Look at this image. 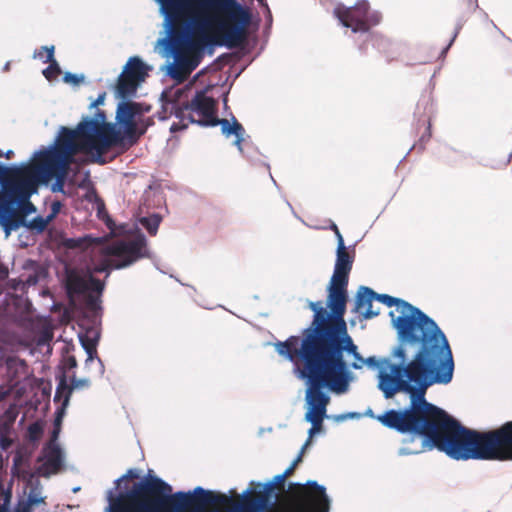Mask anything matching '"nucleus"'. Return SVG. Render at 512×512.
<instances>
[{"label":"nucleus","mask_w":512,"mask_h":512,"mask_svg":"<svg viewBox=\"0 0 512 512\" xmlns=\"http://www.w3.org/2000/svg\"><path fill=\"white\" fill-rule=\"evenodd\" d=\"M402 443L399 456L437 449L457 461H512V420L492 431L469 429L425 395L412 435Z\"/></svg>","instance_id":"obj_1"},{"label":"nucleus","mask_w":512,"mask_h":512,"mask_svg":"<svg viewBox=\"0 0 512 512\" xmlns=\"http://www.w3.org/2000/svg\"><path fill=\"white\" fill-rule=\"evenodd\" d=\"M364 366L377 371V389L386 400L403 390L448 385L455 371L452 350L397 336L388 356L366 357Z\"/></svg>","instance_id":"obj_2"},{"label":"nucleus","mask_w":512,"mask_h":512,"mask_svg":"<svg viewBox=\"0 0 512 512\" xmlns=\"http://www.w3.org/2000/svg\"><path fill=\"white\" fill-rule=\"evenodd\" d=\"M141 473L138 468H129L114 480L103 512H220L207 507L232 500L228 493L202 486L173 492L172 485L153 470Z\"/></svg>","instance_id":"obj_3"},{"label":"nucleus","mask_w":512,"mask_h":512,"mask_svg":"<svg viewBox=\"0 0 512 512\" xmlns=\"http://www.w3.org/2000/svg\"><path fill=\"white\" fill-rule=\"evenodd\" d=\"M357 353L358 346L348 330L327 335L298 359L302 367L295 366L293 372L297 378L310 377L347 393L357 376L348 370L345 357Z\"/></svg>","instance_id":"obj_4"},{"label":"nucleus","mask_w":512,"mask_h":512,"mask_svg":"<svg viewBox=\"0 0 512 512\" xmlns=\"http://www.w3.org/2000/svg\"><path fill=\"white\" fill-rule=\"evenodd\" d=\"M376 301L395 311L388 313L391 327L397 337H404L452 350L450 342L438 323L420 308L408 301L385 293L376 292Z\"/></svg>","instance_id":"obj_5"},{"label":"nucleus","mask_w":512,"mask_h":512,"mask_svg":"<svg viewBox=\"0 0 512 512\" xmlns=\"http://www.w3.org/2000/svg\"><path fill=\"white\" fill-rule=\"evenodd\" d=\"M89 118H94V114L82 115L76 126L69 127L71 140L75 141V154L86 153L92 163L105 165L108 163L107 158L103 156L105 150L114 146L130 148L127 141L131 137H125L101 122H96L94 127H90L91 123L87 121Z\"/></svg>","instance_id":"obj_6"},{"label":"nucleus","mask_w":512,"mask_h":512,"mask_svg":"<svg viewBox=\"0 0 512 512\" xmlns=\"http://www.w3.org/2000/svg\"><path fill=\"white\" fill-rule=\"evenodd\" d=\"M287 477L283 471L265 481L251 480L237 501L234 500L236 488H230L225 493L230 494L232 500L218 505H229L225 512H269L278 502V486H284Z\"/></svg>","instance_id":"obj_7"},{"label":"nucleus","mask_w":512,"mask_h":512,"mask_svg":"<svg viewBox=\"0 0 512 512\" xmlns=\"http://www.w3.org/2000/svg\"><path fill=\"white\" fill-rule=\"evenodd\" d=\"M307 306L313 312V316L310 324L302 329L301 335H291L285 341L273 343L275 351L289 362L298 360L324 337L327 308L323 306L322 301L307 300Z\"/></svg>","instance_id":"obj_8"},{"label":"nucleus","mask_w":512,"mask_h":512,"mask_svg":"<svg viewBox=\"0 0 512 512\" xmlns=\"http://www.w3.org/2000/svg\"><path fill=\"white\" fill-rule=\"evenodd\" d=\"M428 389H412L400 391L408 397L409 403L404 407L390 408L381 414H375L371 407H368L362 417H369L378 421L383 427L393 430L403 438H410L415 427L418 414Z\"/></svg>","instance_id":"obj_9"},{"label":"nucleus","mask_w":512,"mask_h":512,"mask_svg":"<svg viewBox=\"0 0 512 512\" xmlns=\"http://www.w3.org/2000/svg\"><path fill=\"white\" fill-rule=\"evenodd\" d=\"M153 255L148 249V240L144 233H139L132 240H119L105 249L103 260L93 266L96 273H105L109 277L113 270H121L132 266L138 260Z\"/></svg>","instance_id":"obj_10"},{"label":"nucleus","mask_w":512,"mask_h":512,"mask_svg":"<svg viewBox=\"0 0 512 512\" xmlns=\"http://www.w3.org/2000/svg\"><path fill=\"white\" fill-rule=\"evenodd\" d=\"M299 379L303 380L306 386L304 398V421L311 424V427L307 431V435L309 438H314L315 436L325 434L326 432L323 421L325 419H330L327 414V407L331 400L330 393L336 395H342L345 393L310 377Z\"/></svg>","instance_id":"obj_11"},{"label":"nucleus","mask_w":512,"mask_h":512,"mask_svg":"<svg viewBox=\"0 0 512 512\" xmlns=\"http://www.w3.org/2000/svg\"><path fill=\"white\" fill-rule=\"evenodd\" d=\"M201 6L226 11L229 19L234 22L230 27L225 22L219 24V29L225 32L213 39V46L232 49L242 42L246 28L252 18L245 5L237 0H203Z\"/></svg>","instance_id":"obj_12"},{"label":"nucleus","mask_w":512,"mask_h":512,"mask_svg":"<svg viewBox=\"0 0 512 512\" xmlns=\"http://www.w3.org/2000/svg\"><path fill=\"white\" fill-rule=\"evenodd\" d=\"M333 14L343 27L350 28L353 33H368L373 26L381 22L382 15L371 10L368 0H358L354 5H337Z\"/></svg>","instance_id":"obj_13"},{"label":"nucleus","mask_w":512,"mask_h":512,"mask_svg":"<svg viewBox=\"0 0 512 512\" xmlns=\"http://www.w3.org/2000/svg\"><path fill=\"white\" fill-rule=\"evenodd\" d=\"M33 175L19 180L10 178L1 189L0 208L7 215L17 212L24 201H28L38 193L40 179L35 172V164L32 165Z\"/></svg>","instance_id":"obj_14"},{"label":"nucleus","mask_w":512,"mask_h":512,"mask_svg":"<svg viewBox=\"0 0 512 512\" xmlns=\"http://www.w3.org/2000/svg\"><path fill=\"white\" fill-rule=\"evenodd\" d=\"M70 154H75V141L71 140L69 127L61 125L53 141L36 149L27 160H30V163L40 158H43V161H56Z\"/></svg>","instance_id":"obj_15"},{"label":"nucleus","mask_w":512,"mask_h":512,"mask_svg":"<svg viewBox=\"0 0 512 512\" xmlns=\"http://www.w3.org/2000/svg\"><path fill=\"white\" fill-rule=\"evenodd\" d=\"M94 114V118L87 120L91 123L90 127H94L96 122H101L108 126L111 130L118 131L125 137H131L128 135L129 131L135 126V114L131 106V102H118L115 110V122L107 121V115L104 110H97Z\"/></svg>","instance_id":"obj_16"},{"label":"nucleus","mask_w":512,"mask_h":512,"mask_svg":"<svg viewBox=\"0 0 512 512\" xmlns=\"http://www.w3.org/2000/svg\"><path fill=\"white\" fill-rule=\"evenodd\" d=\"M66 453L60 443H44L37 462V473L44 478H50L53 474L65 468Z\"/></svg>","instance_id":"obj_17"},{"label":"nucleus","mask_w":512,"mask_h":512,"mask_svg":"<svg viewBox=\"0 0 512 512\" xmlns=\"http://www.w3.org/2000/svg\"><path fill=\"white\" fill-rule=\"evenodd\" d=\"M230 114V119L227 118H211L210 121L195 120L194 116L189 117L191 124H196L201 127H216L220 126L221 133L226 138L234 136L233 145L237 150L244 155L242 143L245 140L246 131L243 125L236 119V117Z\"/></svg>","instance_id":"obj_18"},{"label":"nucleus","mask_w":512,"mask_h":512,"mask_svg":"<svg viewBox=\"0 0 512 512\" xmlns=\"http://www.w3.org/2000/svg\"><path fill=\"white\" fill-rule=\"evenodd\" d=\"M75 154L64 155L56 161H43L42 163L35 164V172L40 179V185L48 187L49 181H59L65 183L67 181V168L73 161Z\"/></svg>","instance_id":"obj_19"},{"label":"nucleus","mask_w":512,"mask_h":512,"mask_svg":"<svg viewBox=\"0 0 512 512\" xmlns=\"http://www.w3.org/2000/svg\"><path fill=\"white\" fill-rule=\"evenodd\" d=\"M24 228L25 231L33 235H41L45 230V222L42 215L28 219L25 216H18L17 212L6 216V231L5 238H8L13 232Z\"/></svg>","instance_id":"obj_20"},{"label":"nucleus","mask_w":512,"mask_h":512,"mask_svg":"<svg viewBox=\"0 0 512 512\" xmlns=\"http://www.w3.org/2000/svg\"><path fill=\"white\" fill-rule=\"evenodd\" d=\"M184 93L183 89H177L172 95L166 96L165 91H163L159 100L164 112H169L180 122L191 123L189 117L193 116V114L189 111L187 101H182Z\"/></svg>","instance_id":"obj_21"},{"label":"nucleus","mask_w":512,"mask_h":512,"mask_svg":"<svg viewBox=\"0 0 512 512\" xmlns=\"http://www.w3.org/2000/svg\"><path fill=\"white\" fill-rule=\"evenodd\" d=\"M355 246L356 244H352L349 245L347 249L335 250V264L330 279L349 283V275L356 254Z\"/></svg>","instance_id":"obj_22"},{"label":"nucleus","mask_w":512,"mask_h":512,"mask_svg":"<svg viewBox=\"0 0 512 512\" xmlns=\"http://www.w3.org/2000/svg\"><path fill=\"white\" fill-rule=\"evenodd\" d=\"M376 292L368 287L361 285L359 286L355 297H354V312H358L360 309L365 308L361 312L363 319H372L380 314V310H373V301H376Z\"/></svg>","instance_id":"obj_23"},{"label":"nucleus","mask_w":512,"mask_h":512,"mask_svg":"<svg viewBox=\"0 0 512 512\" xmlns=\"http://www.w3.org/2000/svg\"><path fill=\"white\" fill-rule=\"evenodd\" d=\"M347 310V302H343L328 308V316L325 319L324 336L338 333L347 329L345 314Z\"/></svg>","instance_id":"obj_24"},{"label":"nucleus","mask_w":512,"mask_h":512,"mask_svg":"<svg viewBox=\"0 0 512 512\" xmlns=\"http://www.w3.org/2000/svg\"><path fill=\"white\" fill-rule=\"evenodd\" d=\"M152 69V65L146 63L140 56L134 55L128 58L123 67L122 74L126 73L129 79L142 82Z\"/></svg>","instance_id":"obj_25"},{"label":"nucleus","mask_w":512,"mask_h":512,"mask_svg":"<svg viewBox=\"0 0 512 512\" xmlns=\"http://www.w3.org/2000/svg\"><path fill=\"white\" fill-rule=\"evenodd\" d=\"M348 282L332 280L330 279L326 286V308H330L334 305L348 302L349 293H348Z\"/></svg>","instance_id":"obj_26"},{"label":"nucleus","mask_w":512,"mask_h":512,"mask_svg":"<svg viewBox=\"0 0 512 512\" xmlns=\"http://www.w3.org/2000/svg\"><path fill=\"white\" fill-rule=\"evenodd\" d=\"M122 73L118 77L117 84L114 87V96L119 102H131L137 94V88L140 82L129 79L128 76L122 78Z\"/></svg>","instance_id":"obj_27"},{"label":"nucleus","mask_w":512,"mask_h":512,"mask_svg":"<svg viewBox=\"0 0 512 512\" xmlns=\"http://www.w3.org/2000/svg\"><path fill=\"white\" fill-rule=\"evenodd\" d=\"M55 379L57 381L56 391L54 395L55 403H67L70 404L73 389L69 384V378L65 371H61L56 374Z\"/></svg>","instance_id":"obj_28"},{"label":"nucleus","mask_w":512,"mask_h":512,"mask_svg":"<svg viewBox=\"0 0 512 512\" xmlns=\"http://www.w3.org/2000/svg\"><path fill=\"white\" fill-rule=\"evenodd\" d=\"M187 104L191 114L196 113L204 117V119H201L202 121H210L211 118H215L211 114V110L216 105V102H206L204 98L193 95L191 100H187ZM194 119L197 120L195 117Z\"/></svg>","instance_id":"obj_29"},{"label":"nucleus","mask_w":512,"mask_h":512,"mask_svg":"<svg viewBox=\"0 0 512 512\" xmlns=\"http://www.w3.org/2000/svg\"><path fill=\"white\" fill-rule=\"evenodd\" d=\"M154 117H142L135 120V126L128 133L132 136V139L127 141L129 147L136 145L147 130L155 124Z\"/></svg>","instance_id":"obj_30"},{"label":"nucleus","mask_w":512,"mask_h":512,"mask_svg":"<svg viewBox=\"0 0 512 512\" xmlns=\"http://www.w3.org/2000/svg\"><path fill=\"white\" fill-rule=\"evenodd\" d=\"M44 422L42 420H36L30 423L26 429L24 436L25 441L32 444L34 448L38 447L40 440L44 434Z\"/></svg>","instance_id":"obj_31"},{"label":"nucleus","mask_w":512,"mask_h":512,"mask_svg":"<svg viewBox=\"0 0 512 512\" xmlns=\"http://www.w3.org/2000/svg\"><path fill=\"white\" fill-rule=\"evenodd\" d=\"M105 225L115 235L131 234L134 231H137L136 236L139 233H143L141 230H139L138 225L136 223H134V224H129V223L117 224L110 216H107V218L105 220Z\"/></svg>","instance_id":"obj_32"},{"label":"nucleus","mask_w":512,"mask_h":512,"mask_svg":"<svg viewBox=\"0 0 512 512\" xmlns=\"http://www.w3.org/2000/svg\"><path fill=\"white\" fill-rule=\"evenodd\" d=\"M161 222L162 216L159 213H151L140 216L136 224H140L150 235L154 236L157 234Z\"/></svg>","instance_id":"obj_33"},{"label":"nucleus","mask_w":512,"mask_h":512,"mask_svg":"<svg viewBox=\"0 0 512 512\" xmlns=\"http://www.w3.org/2000/svg\"><path fill=\"white\" fill-rule=\"evenodd\" d=\"M42 486L39 479H35L30 488V492L26 498V500H21L22 502L32 506L37 507L40 504L44 503L45 497L41 495Z\"/></svg>","instance_id":"obj_34"},{"label":"nucleus","mask_w":512,"mask_h":512,"mask_svg":"<svg viewBox=\"0 0 512 512\" xmlns=\"http://www.w3.org/2000/svg\"><path fill=\"white\" fill-rule=\"evenodd\" d=\"M80 337H83V339L87 342V345H89V348L93 349V351H96V348L99 345L101 339V330L100 328L91 325L85 328L84 332L78 334L79 340Z\"/></svg>","instance_id":"obj_35"},{"label":"nucleus","mask_w":512,"mask_h":512,"mask_svg":"<svg viewBox=\"0 0 512 512\" xmlns=\"http://www.w3.org/2000/svg\"><path fill=\"white\" fill-rule=\"evenodd\" d=\"M158 53L161 55V57L169 59V57H170L169 43L165 42V46L159 47ZM160 71L164 72V74L166 76H169L174 79L178 78V75H179L174 64L169 62V60H166L162 64V66L160 67Z\"/></svg>","instance_id":"obj_36"},{"label":"nucleus","mask_w":512,"mask_h":512,"mask_svg":"<svg viewBox=\"0 0 512 512\" xmlns=\"http://www.w3.org/2000/svg\"><path fill=\"white\" fill-rule=\"evenodd\" d=\"M80 345L87 355L85 360V367L88 368L90 364L96 360L99 368V374L100 376H103L105 372V366L101 358H99L97 351H93V349L89 348V345H87V342L83 339V337H80Z\"/></svg>","instance_id":"obj_37"},{"label":"nucleus","mask_w":512,"mask_h":512,"mask_svg":"<svg viewBox=\"0 0 512 512\" xmlns=\"http://www.w3.org/2000/svg\"><path fill=\"white\" fill-rule=\"evenodd\" d=\"M210 22L206 17H192L186 22V30L189 33L204 34Z\"/></svg>","instance_id":"obj_38"},{"label":"nucleus","mask_w":512,"mask_h":512,"mask_svg":"<svg viewBox=\"0 0 512 512\" xmlns=\"http://www.w3.org/2000/svg\"><path fill=\"white\" fill-rule=\"evenodd\" d=\"M200 64L199 57H180L178 59V68L189 74L194 71Z\"/></svg>","instance_id":"obj_39"},{"label":"nucleus","mask_w":512,"mask_h":512,"mask_svg":"<svg viewBox=\"0 0 512 512\" xmlns=\"http://www.w3.org/2000/svg\"><path fill=\"white\" fill-rule=\"evenodd\" d=\"M29 164H30V160H25V161H21V162H12V163L4 162L6 177L12 178L13 175L20 174L25 168L28 167Z\"/></svg>","instance_id":"obj_40"},{"label":"nucleus","mask_w":512,"mask_h":512,"mask_svg":"<svg viewBox=\"0 0 512 512\" xmlns=\"http://www.w3.org/2000/svg\"><path fill=\"white\" fill-rule=\"evenodd\" d=\"M34 59H40L43 63H47L48 61H54L55 59V46L54 45H44L41 47V51L37 50L33 53Z\"/></svg>","instance_id":"obj_41"},{"label":"nucleus","mask_w":512,"mask_h":512,"mask_svg":"<svg viewBox=\"0 0 512 512\" xmlns=\"http://www.w3.org/2000/svg\"><path fill=\"white\" fill-rule=\"evenodd\" d=\"M85 80L86 76L84 73H74L66 71L62 76V81L66 84L71 85L72 87L79 86L80 84L84 83Z\"/></svg>","instance_id":"obj_42"},{"label":"nucleus","mask_w":512,"mask_h":512,"mask_svg":"<svg viewBox=\"0 0 512 512\" xmlns=\"http://www.w3.org/2000/svg\"><path fill=\"white\" fill-rule=\"evenodd\" d=\"M328 417L336 423H341L346 420H359L362 417V414L357 411H349L340 414H328Z\"/></svg>","instance_id":"obj_43"},{"label":"nucleus","mask_w":512,"mask_h":512,"mask_svg":"<svg viewBox=\"0 0 512 512\" xmlns=\"http://www.w3.org/2000/svg\"><path fill=\"white\" fill-rule=\"evenodd\" d=\"M131 106L134 111L135 117L142 118L145 114L149 113L152 106L145 102H136L131 100Z\"/></svg>","instance_id":"obj_44"},{"label":"nucleus","mask_w":512,"mask_h":512,"mask_svg":"<svg viewBox=\"0 0 512 512\" xmlns=\"http://www.w3.org/2000/svg\"><path fill=\"white\" fill-rule=\"evenodd\" d=\"M88 284H89V288L93 292H95L96 295L102 296V294L105 290V286H106L105 281H102L93 275H89L88 276Z\"/></svg>","instance_id":"obj_45"},{"label":"nucleus","mask_w":512,"mask_h":512,"mask_svg":"<svg viewBox=\"0 0 512 512\" xmlns=\"http://www.w3.org/2000/svg\"><path fill=\"white\" fill-rule=\"evenodd\" d=\"M432 136V132H431V122L428 121L427 123V128H426V131L422 134V136L420 137L419 141L414 144L409 150H408V153H410L413 149H418L420 151H423L424 148H425V143L428 142L430 140Z\"/></svg>","instance_id":"obj_46"},{"label":"nucleus","mask_w":512,"mask_h":512,"mask_svg":"<svg viewBox=\"0 0 512 512\" xmlns=\"http://www.w3.org/2000/svg\"><path fill=\"white\" fill-rule=\"evenodd\" d=\"M69 404L67 403H60V405L56 408L54 412V421L53 424L57 428V426H62L63 419L66 415L67 408Z\"/></svg>","instance_id":"obj_47"},{"label":"nucleus","mask_w":512,"mask_h":512,"mask_svg":"<svg viewBox=\"0 0 512 512\" xmlns=\"http://www.w3.org/2000/svg\"><path fill=\"white\" fill-rule=\"evenodd\" d=\"M36 211V206L31 202L30 199H28V201H24L21 203L20 208L17 210V215L25 216L26 218H28L29 215L35 213Z\"/></svg>","instance_id":"obj_48"},{"label":"nucleus","mask_w":512,"mask_h":512,"mask_svg":"<svg viewBox=\"0 0 512 512\" xmlns=\"http://www.w3.org/2000/svg\"><path fill=\"white\" fill-rule=\"evenodd\" d=\"M90 384L91 382L89 378H77L75 374L71 376V386L73 391L80 390L82 388H89Z\"/></svg>","instance_id":"obj_49"},{"label":"nucleus","mask_w":512,"mask_h":512,"mask_svg":"<svg viewBox=\"0 0 512 512\" xmlns=\"http://www.w3.org/2000/svg\"><path fill=\"white\" fill-rule=\"evenodd\" d=\"M100 295H90L87 300L88 306L91 308V310L95 313H101L102 312V300Z\"/></svg>","instance_id":"obj_50"},{"label":"nucleus","mask_w":512,"mask_h":512,"mask_svg":"<svg viewBox=\"0 0 512 512\" xmlns=\"http://www.w3.org/2000/svg\"><path fill=\"white\" fill-rule=\"evenodd\" d=\"M61 364L63 366L62 371H65L66 373H67V370L75 369L78 366L76 357L73 355H69V354L63 356Z\"/></svg>","instance_id":"obj_51"},{"label":"nucleus","mask_w":512,"mask_h":512,"mask_svg":"<svg viewBox=\"0 0 512 512\" xmlns=\"http://www.w3.org/2000/svg\"><path fill=\"white\" fill-rule=\"evenodd\" d=\"M11 501L12 492L10 490H6L3 494L2 502L0 503V512H12Z\"/></svg>","instance_id":"obj_52"},{"label":"nucleus","mask_w":512,"mask_h":512,"mask_svg":"<svg viewBox=\"0 0 512 512\" xmlns=\"http://www.w3.org/2000/svg\"><path fill=\"white\" fill-rule=\"evenodd\" d=\"M352 358V362L349 363L346 361V366H348V370H359L364 367V357L360 354V352L352 356Z\"/></svg>","instance_id":"obj_53"},{"label":"nucleus","mask_w":512,"mask_h":512,"mask_svg":"<svg viewBox=\"0 0 512 512\" xmlns=\"http://www.w3.org/2000/svg\"><path fill=\"white\" fill-rule=\"evenodd\" d=\"M49 65L43 69L42 74L46 79H50L53 72H61V67L56 59L48 61Z\"/></svg>","instance_id":"obj_54"},{"label":"nucleus","mask_w":512,"mask_h":512,"mask_svg":"<svg viewBox=\"0 0 512 512\" xmlns=\"http://www.w3.org/2000/svg\"><path fill=\"white\" fill-rule=\"evenodd\" d=\"M213 87V84H207L203 88L196 90L194 95L204 98L206 102H216L213 97L207 95L210 91H212Z\"/></svg>","instance_id":"obj_55"},{"label":"nucleus","mask_w":512,"mask_h":512,"mask_svg":"<svg viewBox=\"0 0 512 512\" xmlns=\"http://www.w3.org/2000/svg\"><path fill=\"white\" fill-rule=\"evenodd\" d=\"M264 17H265V27L263 29V35L265 37H269L271 33V28L273 24V16L270 8H267V11H264Z\"/></svg>","instance_id":"obj_56"},{"label":"nucleus","mask_w":512,"mask_h":512,"mask_svg":"<svg viewBox=\"0 0 512 512\" xmlns=\"http://www.w3.org/2000/svg\"><path fill=\"white\" fill-rule=\"evenodd\" d=\"M40 277L38 272L34 271L26 276L25 279L22 280L24 287H32L39 283Z\"/></svg>","instance_id":"obj_57"},{"label":"nucleus","mask_w":512,"mask_h":512,"mask_svg":"<svg viewBox=\"0 0 512 512\" xmlns=\"http://www.w3.org/2000/svg\"><path fill=\"white\" fill-rule=\"evenodd\" d=\"M84 199L88 201L89 203H96L100 200L98 193L95 189V187H87Z\"/></svg>","instance_id":"obj_58"},{"label":"nucleus","mask_w":512,"mask_h":512,"mask_svg":"<svg viewBox=\"0 0 512 512\" xmlns=\"http://www.w3.org/2000/svg\"><path fill=\"white\" fill-rule=\"evenodd\" d=\"M13 444L10 437L6 436L3 431H0V449L2 451H8Z\"/></svg>","instance_id":"obj_59"},{"label":"nucleus","mask_w":512,"mask_h":512,"mask_svg":"<svg viewBox=\"0 0 512 512\" xmlns=\"http://www.w3.org/2000/svg\"><path fill=\"white\" fill-rule=\"evenodd\" d=\"M468 19V16L465 15V14H462L460 15L457 20H456V23H455V29H454V33H453V37L454 38H457L460 30L462 29V27L464 26V24L466 23Z\"/></svg>","instance_id":"obj_60"},{"label":"nucleus","mask_w":512,"mask_h":512,"mask_svg":"<svg viewBox=\"0 0 512 512\" xmlns=\"http://www.w3.org/2000/svg\"><path fill=\"white\" fill-rule=\"evenodd\" d=\"M48 187L50 188L51 192H53V193L66 194L63 182L52 180V181H49Z\"/></svg>","instance_id":"obj_61"},{"label":"nucleus","mask_w":512,"mask_h":512,"mask_svg":"<svg viewBox=\"0 0 512 512\" xmlns=\"http://www.w3.org/2000/svg\"><path fill=\"white\" fill-rule=\"evenodd\" d=\"M78 187L80 189H85V190L87 189V187H93L89 170H86L84 172V176H83L82 180L79 182Z\"/></svg>","instance_id":"obj_62"},{"label":"nucleus","mask_w":512,"mask_h":512,"mask_svg":"<svg viewBox=\"0 0 512 512\" xmlns=\"http://www.w3.org/2000/svg\"><path fill=\"white\" fill-rule=\"evenodd\" d=\"M188 122H174L172 123V125L170 126V132L171 133H177V132H180V131H184L188 128Z\"/></svg>","instance_id":"obj_63"},{"label":"nucleus","mask_w":512,"mask_h":512,"mask_svg":"<svg viewBox=\"0 0 512 512\" xmlns=\"http://www.w3.org/2000/svg\"><path fill=\"white\" fill-rule=\"evenodd\" d=\"M14 512H33V507L19 500L14 508Z\"/></svg>","instance_id":"obj_64"}]
</instances>
